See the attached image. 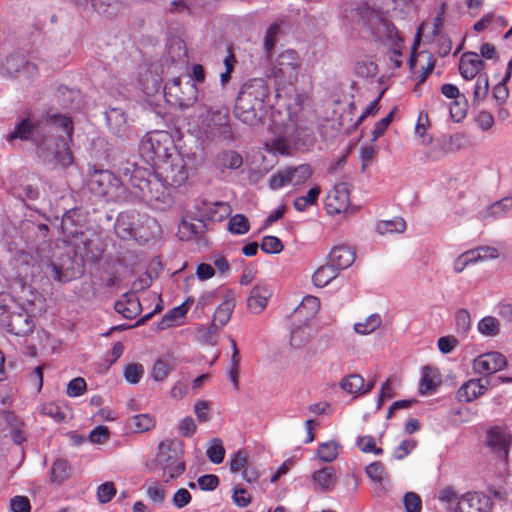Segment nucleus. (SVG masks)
Masks as SVG:
<instances>
[{
	"mask_svg": "<svg viewBox=\"0 0 512 512\" xmlns=\"http://www.w3.org/2000/svg\"><path fill=\"white\" fill-rule=\"evenodd\" d=\"M162 468V477L165 483L180 477L185 471V463L180 458L160 465Z\"/></svg>",
	"mask_w": 512,
	"mask_h": 512,
	"instance_id": "de8ad7c7",
	"label": "nucleus"
},
{
	"mask_svg": "<svg viewBox=\"0 0 512 512\" xmlns=\"http://www.w3.org/2000/svg\"><path fill=\"white\" fill-rule=\"evenodd\" d=\"M201 221L192 219H183L178 226V236L181 240H190L200 234L203 230Z\"/></svg>",
	"mask_w": 512,
	"mask_h": 512,
	"instance_id": "ea45409f",
	"label": "nucleus"
},
{
	"mask_svg": "<svg viewBox=\"0 0 512 512\" xmlns=\"http://www.w3.org/2000/svg\"><path fill=\"white\" fill-rule=\"evenodd\" d=\"M512 211V197H505L491 204L483 212V219H499Z\"/></svg>",
	"mask_w": 512,
	"mask_h": 512,
	"instance_id": "473e14b6",
	"label": "nucleus"
},
{
	"mask_svg": "<svg viewBox=\"0 0 512 512\" xmlns=\"http://www.w3.org/2000/svg\"><path fill=\"white\" fill-rule=\"evenodd\" d=\"M312 338V329L307 326H296L291 330L290 344L296 349L303 348Z\"/></svg>",
	"mask_w": 512,
	"mask_h": 512,
	"instance_id": "49530a36",
	"label": "nucleus"
},
{
	"mask_svg": "<svg viewBox=\"0 0 512 512\" xmlns=\"http://www.w3.org/2000/svg\"><path fill=\"white\" fill-rule=\"evenodd\" d=\"M483 68L484 62L477 53L471 52L462 55L459 63V71L464 79H473Z\"/></svg>",
	"mask_w": 512,
	"mask_h": 512,
	"instance_id": "393cba45",
	"label": "nucleus"
},
{
	"mask_svg": "<svg viewBox=\"0 0 512 512\" xmlns=\"http://www.w3.org/2000/svg\"><path fill=\"white\" fill-rule=\"evenodd\" d=\"M192 500L191 493L186 488H179L172 496V504L178 509L187 506Z\"/></svg>",
	"mask_w": 512,
	"mask_h": 512,
	"instance_id": "338daca9",
	"label": "nucleus"
},
{
	"mask_svg": "<svg viewBox=\"0 0 512 512\" xmlns=\"http://www.w3.org/2000/svg\"><path fill=\"white\" fill-rule=\"evenodd\" d=\"M320 309V301L315 296H305L294 311V317L309 321L314 318Z\"/></svg>",
	"mask_w": 512,
	"mask_h": 512,
	"instance_id": "c85d7f7f",
	"label": "nucleus"
},
{
	"mask_svg": "<svg viewBox=\"0 0 512 512\" xmlns=\"http://www.w3.org/2000/svg\"><path fill=\"white\" fill-rule=\"evenodd\" d=\"M354 260L355 251L349 245H336L329 253V263L335 266L338 271L350 267Z\"/></svg>",
	"mask_w": 512,
	"mask_h": 512,
	"instance_id": "b1692460",
	"label": "nucleus"
},
{
	"mask_svg": "<svg viewBox=\"0 0 512 512\" xmlns=\"http://www.w3.org/2000/svg\"><path fill=\"white\" fill-rule=\"evenodd\" d=\"M455 323L458 333L465 334L471 327V316L467 309H459L455 314Z\"/></svg>",
	"mask_w": 512,
	"mask_h": 512,
	"instance_id": "680f3d73",
	"label": "nucleus"
},
{
	"mask_svg": "<svg viewBox=\"0 0 512 512\" xmlns=\"http://www.w3.org/2000/svg\"><path fill=\"white\" fill-rule=\"evenodd\" d=\"M37 67L32 63H28L25 59L18 55L9 56L0 66V75L3 77H17L19 74H26L32 78L37 75Z\"/></svg>",
	"mask_w": 512,
	"mask_h": 512,
	"instance_id": "a211bd4d",
	"label": "nucleus"
},
{
	"mask_svg": "<svg viewBox=\"0 0 512 512\" xmlns=\"http://www.w3.org/2000/svg\"><path fill=\"white\" fill-rule=\"evenodd\" d=\"M168 55L178 69L182 70L185 68L187 64V51L182 40L175 39L170 43Z\"/></svg>",
	"mask_w": 512,
	"mask_h": 512,
	"instance_id": "e433bc0d",
	"label": "nucleus"
},
{
	"mask_svg": "<svg viewBox=\"0 0 512 512\" xmlns=\"http://www.w3.org/2000/svg\"><path fill=\"white\" fill-rule=\"evenodd\" d=\"M228 465L233 474L240 473L243 480L248 483L255 482L259 471L245 450H237L229 455Z\"/></svg>",
	"mask_w": 512,
	"mask_h": 512,
	"instance_id": "4468645a",
	"label": "nucleus"
},
{
	"mask_svg": "<svg viewBox=\"0 0 512 512\" xmlns=\"http://www.w3.org/2000/svg\"><path fill=\"white\" fill-rule=\"evenodd\" d=\"M313 174L308 164L284 167L269 178V187L272 190H280L286 187H298L304 185Z\"/></svg>",
	"mask_w": 512,
	"mask_h": 512,
	"instance_id": "9d476101",
	"label": "nucleus"
},
{
	"mask_svg": "<svg viewBox=\"0 0 512 512\" xmlns=\"http://www.w3.org/2000/svg\"><path fill=\"white\" fill-rule=\"evenodd\" d=\"M115 232L122 239H130L133 236L134 216L123 212L120 213L115 222Z\"/></svg>",
	"mask_w": 512,
	"mask_h": 512,
	"instance_id": "58836bf2",
	"label": "nucleus"
},
{
	"mask_svg": "<svg viewBox=\"0 0 512 512\" xmlns=\"http://www.w3.org/2000/svg\"><path fill=\"white\" fill-rule=\"evenodd\" d=\"M471 253H473L476 264L479 262L496 259L499 256L498 250L489 246L472 249Z\"/></svg>",
	"mask_w": 512,
	"mask_h": 512,
	"instance_id": "052dcab7",
	"label": "nucleus"
},
{
	"mask_svg": "<svg viewBox=\"0 0 512 512\" xmlns=\"http://www.w3.org/2000/svg\"><path fill=\"white\" fill-rule=\"evenodd\" d=\"M116 494V489L112 482H106L98 486L97 498L100 503L109 502Z\"/></svg>",
	"mask_w": 512,
	"mask_h": 512,
	"instance_id": "774afa93",
	"label": "nucleus"
},
{
	"mask_svg": "<svg viewBox=\"0 0 512 512\" xmlns=\"http://www.w3.org/2000/svg\"><path fill=\"white\" fill-rule=\"evenodd\" d=\"M198 89L191 80L182 81L181 77L173 78L164 86V96L171 105L187 108L197 99Z\"/></svg>",
	"mask_w": 512,
	"mask_h": 512,
	"instance_id": "f8f14e48",
	"label": "nucleus"
},
{
	"mask_svg": "<svg viewBox=\"0 0 512 512\" xmlns=\"http://www.w3.org/2000/svg\"><path fill=\"white\" fill-rule=\"evenodd\" d=\"M115 310L127 319L135 318L141 311L139 299L130 296L115 303Z\"/></svg>",
	"mask_w": 512,
	"mask_h": 512,
	"instance_id": "4c0bfd02",
	"label": "nucleus"
},
{
	"mask_svg": "<svg viewBox=\"0 0 512 512\" xmlns=\"http://www.w3.org/2000/svg\"><path fill=\"white\" fill-rule=\"evenodd\" d=\"M194 302L192 297L188 298L181 305L174 307L168 311L161 321V328H167L178 324V320L182 319L188 312L190 305Z\"/></svg>",
	"mask_w": 512,
	"mask_h": 512,
	"instance_id": "2f4dec72",
	"label": "nucleus"
},
{
	"mask_svg": "<svg viewBox=\"0 0 512 512\" xmlns=\"http://www.w3.org/2000/svg\"><path fill=\"white\" fill-rule=\"evenodd\" d=\"M269 96V88L262 78L245 82L236 99L235 114L243 123L255 125L261 119L260 112Z\"/></svg>",
	"mask_w": 512,
	"mask_h": 512,
	"instance_id": "20e7f679",
	"label": "nucleus"
},
{
	"mask_svg": "<svg viewBox=\"0 0 512 512\" xmlns=\"http://www.w3.org/2000/svg\"><path fill=\"white\" fill-rule=\"evenodd\" d=\"M338 270L330 263L320 266L312 275V281L316 287H325L338 275Z\"/></svg>",
	"mask_w": 512,
	"mask_h": 512,
	"instance_id": "c9c22d12",
	"label": "nucleus"
},
{
	"mask_svg": "<svg viewBox=\"0 0 512 512\" xmlns=\"http://www.w3.org/2000/svg\"><path fill=\"white\" fill-rule=\"evenodd\" d=\"M87 185L93 194L105 197L108 201L120 200L124 191L119 179L108 170L90 171Z\"/></svg>",
	"mask_w": 512,
	"mask_h": 512,
	"instance_id": "6e6552de",
	"label": "nucleus"
},
{
	"mask_svg": "<svg viewBox=\"0 0 512 512\" xmlns=\"http://www.w3.org/2000/svg\"><path fill=\"white\" fill-rule=\"evenodd\" d=\"M155 171L170 187H180L188 179L186 162L179 151L170 154L165 160L157 162Z\"/></svg>",
	"mask_w": 512,
	"mask_h": 512,
	"instance_id": "9b49d317",
	"label": "nucleus"
},
{
	"mask_svg": "<svg viewBox=\"0 0 512 512\" xmlns=\"http://www.w3.org/2000/svg\"><path fill=\"white\" fill-rule=\"evenodd\" d=\"M140 154L148 163L161 162L177 152L172 136L166 131H155L146 134L140 142Z\"/></svg>",
	"mask_w": 512,
	"mask_h": 512,
	"instance_id": "0eeeda50",
	"label": "nucleus"
},
{
	"mask_svg": "<svg viewBox=\"0 0 512 512\" xmlns=\"http://www.w3.org/2000/svg\"><path fill=\"white\" fill-rule=\"evenodd\" d=\"M207 458L214 464H220L225 457V448L223 442L219 438H213L209 441L206 450Z\"/></svg>",
	"mask_w": 512,
	"mask_h": 512,
	"instance_id": "09e8293b",
	"label": "nucleus"
},
{
	"mask_svg": "<svg viewBox=\"0 0 512 512\" xmlns=\"http://www.w3.org/2000/svg\"><path fill=\"white\" fill-rule=\"evenodd\" d=\"M301 68L300 55L293 49H285L271 60L268 76L272 77L278 86L293 85L298 80Z\"/></svg>",
	"mask_w": 512,
	"mask_h": 512,
	"instance_id": "423d86ee",
	"label": "nucleus"
},
{
	"mask_svg": "<svg viewBox=\"0 0 512 512\" xmlns=\"http://www.w3.org/2000/svg\"><path fill=\"white\" fill-rule=\"evenodd\" d=\"M476 264L471 250H467L458 255L452 262V270L456 274L462 273L468 266Z\"/></svg>",
	"mask_w": 512,
	"mask_h": 512,
	"instance_id": "864d4df0",
	"label": "nucleus"
},
{
	"mask_svg": "<svg viewBox=\"0 0 512 512\" xmlns=\"http://www.w3.org/2000/svg\"><path fill=\"white\" fill-rule=\"evenodd\" d=\"M382 317L378 313H373L364 318L361 321L356 322L353 325V330L356 334L366 336L370 335L382 325Z\"/></svg>",
	"mask_w": 512,
	"mask_h": 512,
	"instance_id": "72a5a7b5",
	"label": "nucleus"
},
{
	"mask_svg": "<svg viewBox=\"0 0 512 512\" xmlns=\"http://www.w3.org/2000/svg\"><path fill=\"white\" fill-rule=\"evenodd\" d=\"M489 91V81L487 75L478 76L473 91V102L474 104H479L482 102Z\"/></svg>",
	"mask_w": 512,
	"mask_h": 512,
	"instance_id": "5fc2aeb1",
	"label": "nucleus"
},
{
	"mask_svg": "<svg viewBox=\"0 0 512 512\" xmlns=\"http://www.w3.org/2000/svg\"><path fill=\"white\" fill-rule=\"evenodd\" d=\"M340 387L348 394L358 397L370 392L374 387V382L365 383L361 375L351 374L341 380Z\"/></svg>",
	"mask_w": 512,
	"mask_h": 512,
	"instance_id": "a878e982",
	"label": "nucleus"
},
{
	"mask_svg": "<svg viewBox=\"0 0 512 512\" xmlns=\"http://www.w3.org/2000/svg\"><path fill=\"white\" fill-rule=\"evenodd\" d=\"M12 512H31V503L27 496L16 495L10 499Z\"/></svg>",
	"mask_w": 512,
	"mask_h": 512,
	"instance_id": "69168bd1",
	"label": "nucleus"
},
{
	"mask_svg": "<svg viewBox=\"0 0 512 512\" xmlns=\"http://www.w3.org/2000/svg\"><path fill=\"white\" fill-rule=\"evenodd\" d=\"M128 425L133 432L144 433L155 427L156 420L149 414H138L129 419Z\"/></svg>",
	"mask_w": 512,
	"mask_h": 512,
	"instance_id": "79ce46f5",
	"label": "nucleus"
},
{
	"mask_svg": "<svg viewBox=\"0 0 512 512\" xmlns=\"http://www.w3.org/2000/svg\"><path fill=\"white\" fill-rule=\"evenodd\" d=\"M231 213V207L227 202H205L203 214L209 220L219 222Z\"/></svg>",
	"mask_w": 512,
	"mask_h": 512,
	"instance_id": "c756f323",
	"label": "nucleus"
},
{
	"mask_svg": "<svg viewBox=\"0 0 512 512\" xmlns=\"http://www.w3.org/2000/svg\"><path fill=\"white\" fill-rule=\"evenodd\" d=\"M477 331L483 337H496L500 333V321L494 316H485L478 321Z\"/></svg>",
	"mask_w": 512,
	"mask_h": 512,
	"instance_id": "37998d69",
	"label": "nucleus"
},
{
	"mask_svg": "<svg viewBox=\"0 0 512 512\" xmlns=\"http://www.w3.org/2000/svg\"><path fill=\"white\" fill-rule=\"evenodd\" d=\"M437 499L446 512H493L491 496L480 491L459 493L452 486L439 490Z\"/></svg>",
	"mask_w": 512,
	"mask_h": 512,
	"instance_id": "39448f33",
	"label": "nucleus"
},
{
	"mask_svg": "<svg viewBox=\"0 0 512 512\" xmlns=\"http://www.w3.org/2000/svg\"><path fill=\"white\" fill-rule=\"evenodd\" d=\"M124 177L128 178L131 193L139 197L154 209L163 210L173 203L169 185L156 171L150 173L139 167L123 169Z\"/></svg>",
	"mask_w": 512,
	"mask_h": 512,
	"instance_id": "7ed1b4c3",
	"label": "nucleus"
},
{
	"mask_svg": "<svg viewBox=\"0 0 512 512\" xmlns=\"http://www.w3.org/2000/svg\"><path fill=\"white\" fill-rule=\"evenodd\" d=\"M311 485L316 492H331L337 484V475L331 466L316 469L311 474Z\"/></svg>",
	"mask_w": 512,
	"mask_h": 512,
	"instance_id": "412c9836",
	"label": "nucleus"
},
{
	"mask_svg": "<svg viewBox=\"0 0 512 512\" xmlns=\"http://www.w3.org/2000/svg\"><path fill=\"white\" fill-rule=\"evenodd\" d=\"M7 326L11 333L24 336L33 331L34 322L32 317L26 312L12 313Z\"/></svg>",
	"mask_w": 512,
	"mask_h": 512,
	"instance_id": "bb28decb",
	"label": "nucleus"
},
{
	"mask_svg": "<svg viewBox=\"0 0 512 512\" xmlns=\"http://www.w3.org/2000/svg\"><path fill=\"white\" fill-rule=\"evenodd\" d=\"M342 446L336 440L321 442L316 450V455L324 463L334 462L340 453Z\"/></svg>",
	"mask_w": 512,
	"mask_h": 512,
	"instance_id": "7c9ffc66",
	"label": "nucleus"
},
{
	"mask_svg": "<svg viewBox=\"0 0 512 512\" xmlns=\"http://www.w3.org/2000/svg\"><path fill=\"white\" fill-rule=\"evenodd\" d=\"M109 130L118 138L128 139L136 135L122 109L111 108L106 112Z\"/></svg>",
	"mask_w": 512,
	"mask_h": 512,
	"instance_id": "6ab92c4d",
	"label": "nucleus"
},
{
	"mask_svg": "<svg viewBox=\"0 0 512 512\" xmlns=\"http://www.w3.org/2000/svg\"><path fill=\"white\" fill-rule=\"evenodd\" d=\"M324 207L329 215H341L350 208L349 190L346 184L333 186L327 193Z\"/></svg>",
	"mask_w": 512,
	"mask_h": 512,
	"instance_id": "dca6fc26",
	"label": "nucleus"
},
{
	"mask_svg": "<svg viewBox=\"0 0 512 512\" xmlns=\"http://www.w3.org/2000/svg\"><path fill=\"white\" fill-rule=\"evenodd\" d=\"M273 294L272 288L266 283L256 284L247 298V308L252 314H260L265 310Z\"/></svg>",
	"mask_w": 512,
	"mask_h": 512,
	"instance_id": "aec40b11",
	"label": "nucleus"
},
{
	"mask_svg": "<svg viewBox=\"0 0 512 512\" xmlns=\"http://www.w3.org/2000/svg\"><path fill=\"white\" fill-rule=\"evenodd\" d=\"M170 371L171 365L168 362L160 359L154 363L151 369L150 376L153 380L157 382H162L167 378Z\"/></svg>",
	"mask_w": 512,
	"mask_h": 512,
	"instance_id": "4d7b16f0",
	"label": "nucleus"
},
{
	"mask_svg": "<svg viewBox=\"0 0 512 512\" xmlns=\"http://www.w3.org/2000/svg\"><path fill=\"white\" fill-rule=\"evenodd\" d=\"M403 504L406 512H420L422 508L421 498L414 492H407L404 495Z\"/></svg>",
	"mask_w": 512,
	"mask_h": 512,
	"instance_id": "0e129e2a",
	"label": "nucleus"
},
{
	"mask_svg": "<svg viewBox=\"0 0 512 512\" xmlns=\"http://www.w3.org/2000/svg\"><path fill=\"white\" fill-rule=\"evenodd\" d=\"M249 230L248 219L242 214H236L229 220V231L233 234L242 235Z\"/></svg>",
	"mask_w": 512,
	"mask_h": 512,
	"instance_id": "6e6d98bb",
	"label": "nucleus"
},
{
	"mask_svg": "<svg viewBox=\"0 0 512 512\" xmlns=\"http://www.w3.org/2000/svg\"><path fill=\"white\" fill-rule=\"evenodd\" d=\"M439 374L437 369L430 366H424L421 371V380L419 385L420 394H427L435 389L439 384Z\"/></svg>",
	"mask_w": 512,
	"mask_h": 512,
	"instance_id": "f704fd0d",
	"label": "nucleus"
},
{
	"mask_svg": "<svg viewBox=\"0 0 512 512\" xmlns=\"http://www.w3.org/2000/svg\"><path fill=\"white\" fill-rule=\"evenodd\" d=\"M235 306V293L230 289H226L222 294L221 303L216 307L214 311L212 319L218 323L217 325L224 327L230 321Z\"/></svg>",
	"mask_w": 512,
	"mask_h": 512,
	"instance_id": "4be33fe9",
	"label": "nucleus"
},
{
	"mask_svg": "<svg viewBox=\"0 0 512 512\" xmlns=\"http://www.w3.org/2000/svg\"><path fill=\"white\" fill-rule=\"evenodd\" d=\"M242 163H243L242 156L235 151L223 152L218 157V165L222 169L236 170L242 166Z\"/></svg>",
	"mask_w": 512,
	"mask_h": 512,
	"instance_id": "8fccbe9b",
	"label": "nucleus"
},
{
	"mask_svg": "<svg viewBox=\"0 0 512 512\" xmlns=\"http://www.w3.org/2000/svg\"><path fill=\"white\" fill-rule=\"evenodd\" d=\"M182 443L177 440L166 439L159 443L157 461L159 465L180 459Z\"/></svg>",
	"mask_w": 512,
	"mask_h": 512,
	"instance_id": "cd10ccee",
	"label": "nucleus"
},
{
	"mask_svg": "<svg viewBox=\"0 0 512 512\" xmlns=\"http://www.w3.org/2000/svg\"><path fill=\"white\" fill-rule=\"evenodd\" d=\"M506 366V357L498 351L482 353L472 361V370L479 375H492L505 369Z\"/></svg>",
	"mask_w": 512,
	"mask_h": 512,
	"instance_id": "2eb2a0df",
	"label": "nucleus"
},
{
	"mask_svg": "<svg viewBox=\"0 0 512 512\" xmlns=\"http://www.w3.org/2000/svg\"><path fill=\"white\" fill-rule=\"evenodd\" d=\"M69 465L63 459L56 460L51 468V481L54 483L63 482L69 475Z\"/></svg>",
	"mask_w": 512,
	"mask_h": 512,
	"instance_id": "603ef678",
	"label": "nucleus"
},
{
	"mask_svg": "<svg viewBox=\"0 0 512 512\" xmlns=\"http://www.w3.org/2000/svg\"><path fill=\"white\" fill-rule=\"evenodd\" d=\"M312 141L313 137L310 130L286 125L283 132L274 135L273 138L266 143V147L271 152L283 154L288 151L291 145L300 148L310 145Z\"/></svg>",
	"mask_w": 512,
	"mask_h": 512,
	"instance_id": "1a4fd4ad",
	"label": "nucleus"
},
{
	"mask_svg": "<svg viewBox=\"0 0 512 512\" xmlns=\"http://www.w3.org/2000/svg\"><path fill=\"white\" fill-rule=\"evenodd\" d=\"M320 194L321 187L319 185H314L305 195L299 196L294 200V208L299 212L305 211L309 206L316 204Z\"/></svg>",
	"mask_w": 512,
	"mask_h": 512,
	"instance_id": "a18cd8bd",
	"label": "nucleus"
},
{
	"mask_svg": "<svg viewBox=\"0 0 512 512\" xmlns=\"http://www.w3.org/2000/svg\"><path fill=\"white\" fill-rule=\"evenodd\" d=\"M71 119L57 115L51 119L48 133L43 134L39 126L34 125L30 119H23L7 136L8 141L14 139H31L37 146L39 156L50 163L67 167L73 162L69 142L72 136Z\"/></svg>",
	"mask_w": 512,
	"mask_h": 512,
	"instance_id": "f257e3e1",
	"label": "nucleus"
},
{
	"mask_svg": "<svg viewBox=\"0 0 512 512\" xmlns=\"http://www.w3.org/2000/svg\"><path fill=\"white\" fill-rule=\"evenodd\" d=\"M217 324L218 323L212 319L211 324L207 328L199 330L198 338L206 343H214L217 334L223 328V326Z\"/></svg>",
	"mask_w": 512,
	"mask_h": 512,
	"instance_id": "e2e57ef3",
	"label": "nucleus"
},
{
	"mask_svg": "<svg viewBox=\"0 0 512 512\" xmlns=\"http://www.w3.org/2000/svg\"><path fill=\"white\" fill-rule=\"evenodd\" d=\"M485 441L491 451L500 458H507L512 434L506 427L494 426L487 430Z\"/></svg>",
	"mask_w": 512,
	"mask_h": 512,
	"instance_id": "f3484780",
	"label": "nucleus"
},
{
	"mask_svg": "<svg viewBox=\"0 0 512 512\" xmlns=\"http://www.w3.org/2000/svg\"><path fill=\"white\" fill-rule=\"evenodd\" d=\"M407 0H363L354 9L346 12L345 18L352 24L365 29L376 40L388 41L393 46L392 59L396 67L401 66L398 57L402 55L403 44L395 27L386 13Z\"/></svg>",
	"mask_w": 512,
	"mask_h": 512,
	"instance_id": "f03ea898",
	"label": "nucleus"
},
{
	"mask_svg": "<svg viewBox=\"0 0 512 512\" xmlns=\"http://www.w3.org/2000/svg\"><path fill=\"white\" fill-rule=\"evenodd\" d=\"M123 376L129 384L135 385L144 376V367L139 363H129L123 369Z\"/></svg>",
	"mask_w": 512,
	"mask_h": 512,
	"instance_id": "3c124183",
	"label": "nucleus"
},
{
	"mask_svg": "<svg viewBox=\"0 0 512 512\" xmlns=\"http://www.w3.org/2000/svg\"><path fill=\"white\" fill-rule=\"evenodd\" d=\"M261 249L267 254H278L283 250V244L276 236H265L261 241Z\"/></svg>",
	"mask_w": 512,
	"mask_h": 512,
	"instance_id": "bf43d9fd",
	"label": "nucleus"
},
{
	"mask_svg": "<svg viewBox=\"0 0 512 512\" xmlns=\"http://www.w3.org/2000/svg\"><path fill=\"white\" fill-rule=\"evenodd\" d=\"M39 412L42 415L51 418L56 423L65 422L68 417V408L62 407L61 405L54 402L42 404L39 407Z\"/></svg>",
	"mask_w": 512,
	"mask_h": 512,
	"instance_id": "a19ab883",
	"label": "nucleus"
},
{
	"mask_svg": "<svg viewBox=\"0 0 512 512\" xmlns=\"http://www.w3.org/2000/svg\"><path fill=\"white\" fill-rule=\"evenodd\" d=\"M146 494L153 503L161 505L166 499L167 491L158 482H154L147 487Z\"/></svg>",
	"mask_w": 512,
	"mask_h": 512,
	"instance_id": "13d9d810",
	"label": "nucleus"
},
{
	"mask_svg": "<svg viewBox=\"0 0 512 512\" xmlns=\"http://www.w3.org/2000/svg\"><path fill=\"white\" fill-rule=\"evenodd\" d=\"M488 390V381L483 379H470L457 391V399L462 402H472L484 395Z\"/></svg>",
	"mask_w": 512,
	"mask_h": 512,
	"instance_id": "5701e85b",
	"label": "nucleus"
},
{
	"mask_svg": "<svg viewBox=\"0 0 512 512\" xmlns=\"http://www.w3.org/2000/svg\"><path fill=\"white\" fill-rule=\"evenodd\" d=\"M201 118V130L207 138L227 137L230 133L228 109L226 107L205 108Z\"/></svg>",
	"mask_w": 512,
	"mask_h": 512,
	"instance_id": "ddd939ff",
	"label": "nucleus"
},
{
	"mask_svg": "<svg viewBox=\"0 0 512 512\" xmlns=\"http://www.w3.org/2000/svg\"><path fill=\"white\" fill-rule=\"evenodd\" d=\"M405 228L406 223L400 217H396L391 220H382L379 221L376 225V231L380 235L399 234L402 233Z\"/></svg>",
	"mask_w": 512,
	"mask_h": 512,
	"instance_id": "c03bdc74",
	"label": "nucleus"
}]
</instances>
